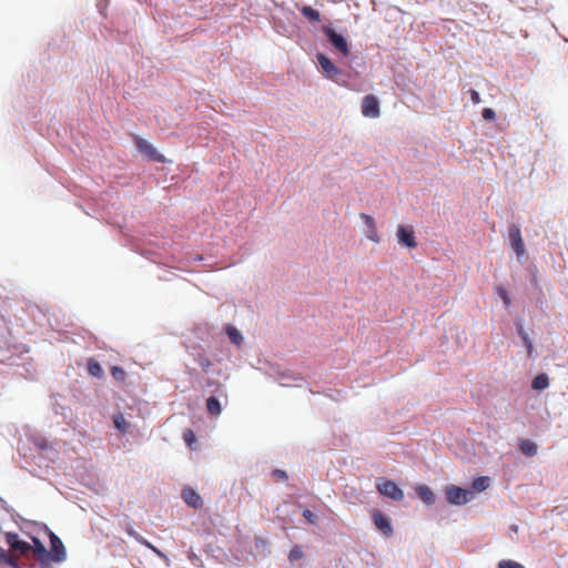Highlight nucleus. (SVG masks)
<instances>
[{"label":"nucleus","instance_id":"nucleus-33","mask_svg":"<svg viewBox=\"0 0 568 568\" xmlns=\"http://www.w3.org/2000/svg\"><path fill=\"white\" fill-rule=\"evenodd\" d=\"M141 544H143L144 546H146L148 548H150L152 551H154L158 556L162 557L163 554L156 548L154 547L151 542H149L148 540L145 539H141L140 540Z\"/></svg>","mask_w":568,"mask_h":568},{"label":"nucleus","instance_id":"nucleus-11","mask_svg":"<svg viewBox=\"0 0 568 568\" xmlns=\"http://www.w3.org/2000/svg\"><path fill=\"white\" fill-rule=\"evenodd\" d=\"M317 61L328 79L335 80L342 71L323 53L317 54Z\"/></svg>","mask_w":568,"mask_h":568},{"label":"nucleus","instance_id":"nucleus-25","mask_svg":"<svg viewBox=\"0 0 568 568\" xmlns=\"http://www.w3.org/2000/svg\"><path fill=\"white\" fill-rule=\"evenodd\" d=\"M111 375L114 379H116L119 382H124L125 376H126L125 371L122 367L116 366V365L111 367Z\"/></svg>","mask_w":568,"mask_h":568},{"label":"nucleus","instance_id":"nucleus-23","mask_svg":"<svg viewBox=\"0 0 568 568\" xmlns=\"http://www.w3.org/2000/svg\"><path fill=\"white\" fill-rule=\"evenodd\" d=\"M113 422H114V426L120 432H122V433L128 432L130 424L126 422V419L124 418V416L122 414L115 415Z\"/></svg>","mask_w":568,"mask_h":568},{"label":"nucleus","instance_id":"nucleus-24","mask_svg":"<svg viewBox=\"0 0 568 568\" xmlns=\"http://www.w3.org/2000/svg\"><path fill=\"white\" fill-rule=\"evenodd\" d=\"M489 486L488 477H478L473 481V489L477 491L486 490Z\"/></svg>","mask_w":568,"mask_h":568},{"label":"nucleus","instance_id":"nucleus-14","mask_svg":"<svg viewBox=\"0 0 568 568\" xmlns=\"http://www.w3.org/2000/svg\"><path fill=\"white\" fill-rule=\"evenodd\" d=\"M415 490L418 495V497L426 504V505H433L436 500V496L434 491L427 486V485H417L415 487Z\"/></svg>","mask_w":568,"mask_h":568},{"label":"nucleus","instance_id":"nucleus-30","mask_svg":"<svg viewBox=\"0 0 568 568\" xmlns=\"http://www.w3.org/2000/svg\"><path fill=\"white\" fill-rule=\"evenodd\" d=\"M272 476L275 480H286L287 479V474L281 469L273 470Z\"/></svg>","mask_w":568,"mask_h":568},{"label":"nucleus","instance_id":"nucleus-7","mask_svg":"<svg viewBox=\"0 0 568 568\" xmlns=\"http://www.w3.org/2000/svg\"><path fill=\"white\" fill-rule=\"evenodd\" d=\"M134 143H135V146L139 149V151H141L143 154H145L151 160H153L155 162H160V163L165 162V158L162 154H160L156 151V149L150 142H148L145 139L135 136Z\"/></svg>","mask_w":568,"mask_h":568},{"label":"nucleus","instance_id":"nucleus-4","mask_svg":"<svg viewBox=\"0 0 568 568\" xmlns=\"http://www.w3.org/2000/svg\"><path fill=\"white\" fill-rule=\"evenodd\" d=\"M323 32L327 37L331 44L337 51H339L344 57H347L349 54L348 43L342 34H338L335 30H333L329 27H324Z\"/></svg>","mask_w":568,"mask_h":568},{"label":"nucleus","instance_id":"nucleus-9","mask_svg":"<svg viewBox=\"0 0 568 568\" xmlns=\"http://www.w3.org/2000/svg\"><path fill=\"white\" fill-rule=\"evenodd\" d=\"M397 239L402 245L408 248H415L417 246L415 232L412 226L399 225L397 229Z\"/></svg>","mask_w":568,"mask_h":568},{"label":"nucleus","instance_id":"nucleus-22","mask_svg":"<svg viewBox=\"0 0 568 568\" xmlns=\"http://www.w3.org/2000/svg\"><path fill=\"white\" fill-rule=\"evenodd\" d=\"M194 359L205 372L209 371V368L212 365V362L202 352H197L196 354H194Z\"/></svg>","mask_w":568,"mask_h":568},{"label":"nucleus","instance_id":"nucleus-6","mask_svg":"<svg viewBox=\"0 0 568 568\" xmlns=\"http://www.w3.org/2000/svg\"><path fill=\"white\" fill-rule=\"evenodd\" d=\"M49 538H50V544H51V550L48 551L49 560H52L55 562L64 561L67 559V551H65L63 542L52 531H50Z\"/></svg>","mask_w":568,"mask_h":568},{"label":"nucleus","instance_id":"nucleus-13","mask_svg":"<svg viewBox=\"0 0 568 568\" xmlns=\"http://www.w3.org/2000/svg\"><path fill=\"white\" fill-rule=\"evenodd\" d=\"M183 500L193 508H200L202 506V499L200 495L192 488L185 487L182 490Z\"/></svg>","mask_w":568,"mask_h":568},{"label":"nucleus","instance_id":"nucleus-34","mask_svg":"<svg viewBox=\"0 0 568 568\" xmlns=\"http://www.w3.org/2000/svg\"><path fill=\"white\" fill-rule=\"evenodd\" d=\"M498 292H499V295H500L501 300L504 301L505 305L509 306L510 298L508 296V293L504 288H499Z\"/></svg>","mask_w":568,"mask_h":568},{"label":"nucleus","instance_id":"nucleus-32","mask_svg":"<svg viewBox=\"0 0 568 568\" xmlns=\"http://www.w3.org/2000/svg\"><path fill=\"white\" fill-rule=\"evenodd\" d=\"M303 517L307 519L311 524H315L316 521V516L310 509H305L303 511Z\"/></svg>","mask_w":568,"mask_h":568},{"label":"nucleus","instance_id":"nucleus-21","mask_svg":"<svg viewBox=\"0 0 568 568\" xmlns=\"http://www.w3.org/2000/svg\"><path fill=\"white\" fill-rule=\"evenodd\" d=\"M225 329H226V334H227L229 338L231 339V342L233 344H235L236 346H241L243 343V336L240 333V331L232 325H227Z\"/></svg>","mask_w":568,"mask_h":568},{"label":"nucleus","instance_id":"nucleus-2","mask_svg":"<svg viewBox=\"0 0 568 568\" xmlns=\"http://www.w3.org/2000/svg\"><path fill=\"white\" fill-rule=\"evenodd\" d=\"M447 501L452 505H465L473 499L474 493L456 485H448L445 488Z\"/></svg>","mask_w":568,"mask_h":568},{"label":"nucleus","instance_id":"nucleus-16","mask_svg":"<svg viewBox=\"0 0 568 568\" xmlns=\"http://www.w3.org/2000/svg\"><path fill=\"white\" fill-rule=\"evenodd\" d=\"M519 449L525 456L532 457L537 454L538 446L529 439H520Z\"/></svg>","mask_w":568,"mask_h":568},{"label":"nucleus","instance_id":"nucleus-31","mask_svg":"<svg viewBox=\"0 0 568 568\" xmlns=\"http://www.w3.org/2000/svg\"><path fill=\"white\" fill-rule=\"evenodd\" d=\"M468 93H469L470 100H471V102H473L474 104H478V103H480V102H481L480 95H479V93H478L476 90L470 89V90L468 91Z\"/></svg>","mask_w":568,"mask_h":568},{"label":"nucleus","instance_id":"nucleus-17","mask_svg":"<svg viewBox=\"0 0 568 568\" xmlns=\"http://www.w3.org/2000/svg\"><path fill=\"white\" fill-rule=\"evenodd\" d=\"M300 12L303 14V17L308 20L310 22H320L321 21V13L310 7V6H303L298 8Z\"/></svg>","mask_w":568,"mask_h":568},{"label":"nucleus","instance_id":"nucleus-19","mask_svg":"<svg viewBox=\"0 0 568 568\" xmlns=\"http://www.w3.org/2000/svg\"><path fill=\"white\" fill-rule=\"evenodd\" d=\"M548 386H549V378H548L547 374H545V373L538 374L532 379V383H531L532 389H536V390H542V389L547 388Z\"/></svg>","mask_w":568,"mask_h":568},{"label":"nucleus","instance_id":"nucleus-18","mask_svg":"<svg viewBox=\"0 0 568 568\" xmlns=\"http://www.w3.org/2000/svg\"><path fill=\"white\" fill-rule=\"evenodd\" d=\"M87 368L90 375L101 378L103 376V369L100 363L95 358H89Z\"/></svg>","mask_w":568,"mask_h":568},{"label":"nucleus","instance_id":"nucleus-10","mask_svg":"<svg viewBox=\"0 0 568 568\" xmlns=\"http://www.w3.org/2000/svg\"><path fill=\"white\" fill-rule=\"evenodd\" d=\"M373 520L378 530H381L386 537L393 535V527L390 520L387 516H385L381 510H374Z\"/></svg>","mask_w":568,"mask_h":568},{"label":"nucleus","instance_id":"nucleus-27","mask_svg":"<svg viewBox=\"0 0 568 568\" xmlns=\"http://www.w3.org/2000/svg\"><path fill=\"white\" fill-rule=\"evenodd\" d=\"M183 439L186 443V445L191 448L193 447V444L196 442L195 435L191 429H186L183 433Z\"/></svg>","mask_w":568,"mask_h":568},{"label":"nucleus","instance_id":"nucleus-15","mask_svg":"<svg viewBox=\"0 0 568 568\" xmlns=\"http://www.w3.org/2000/svg\"><path fill=\"white\" fill-rule=\"evenodd\" d=\"M33 547L31 549L33 550L34 555L37 556V559L40 561L41 565H47L49 560V552L45 549L44 545L38 539L33 538Z\"/></svg>","mask_w":568,"mask_h":568},{"label":"nucleus","instance_id":"nucleus-20","mask_svg":"<svg viewBox=\"0 0 568 568\" xmlns=\"http://www.w3.org/2000/svg\"><path fill=\"white\" fill-rule=\"evenodd\" d=\"M207 413L212 416H219L222 412L221 404L217 398L211 396L206 399Z\"/></svg>","mask_w":568,"mask_h":568},{"label":"nucleus","instance_id":"nucleus-12","mask_svg":"<svg viewBox=\"0 0 568 568\" xmlns=\"http://www.w3.org/2000/svg\"><path fill=\"white\" fill-rule=\"evenodd\" d=\"M361 219L364 221L366 227H367V233H366V236L375 242V243H378L379 242V235H378V232H377V227H376V223H375V220L372 215H368L366 213H362L361 214Z\"/></svg>","mask_w":568,"mask_h":568},{"label":"nucleus","instance_id":"nucleus-29","mask_svg":"<svg viewBox=\"0 0 568 568\" xmlns=\"http://www.w3.org/2000/svg\"><path fill=\"white\" fill-rule=\"evenodd\" d=\"M483 118L487 121H493L496 118V113L491 108H485L483 110Z\"/></svg>","mask_w":568,"mask_h":568},{"label":"nucleus","instance_id":"nucleus-8","mask_svg":"<svg viewBox=\"0 0 568 568\" xmlns=\"http://www.w3.org/2000/svg\"><path fill=\"white\" fill-rule=\"evenodd\" d=\"M362 114L366 118H378L381 114L379 101L373 94H367L362 101Z\"/></svg>","mask_w":568,"mask_h":568},{"label":"nucleus","instance_id":"nucleus-36","mask_svg":"<svg viewBox=\"0 0 568 568\" xmlns=\"http://www.w3.org/2000/svg\"><path fill=\"white\" fill-rule=\"evenodd\" d=\"M518 334L521 337V339H524V336H528V334L525 332L521 325L518 326Z\"/></svg>","mask_w":568,"mask_h":568},{"label":"nucleus","instance_id":"nucleus-35","mask_svg":"<svg viewBox=\"0 0 568 568\" xmlns=\"http://www.w3.org/2000/svg\"><path fill=\"white\" fill-rule=\"evenodd\" d=\"M523 342H524V344H525V346L527 348L528 355L530 356L531 353H532V349H534L531 339L529 338V336H524Z\"/></svg>","mask_w":568,"mask_h":568},{"label":"nucleus","instance_id":"nucleus-28","mask_svg":"<svg viewBox=\"0 0 568 568\" xmlns=\"http://www.w3.org/2000/svg\"><path fill=\"white\" fill-rule=\"evenodd\" d=\"M498 568H525V567L516 561L501 560L498 565Z\"/></svg>","mask_w":568,"mask_h":568},{"label":"nucleus","instance_id":"nucleus-1","mask_svg":"<svg viewBox=\"0 0 568 568\" xmlns=\"http://www.w3.org/2000/svg\"><path fill=\"white\" fill-rule=\"evenodd\" d=\"M6 541L9 546V554L2 550V562L8 564L12 568H22L24 562H20L19 556L27 555L31 550V546L18 538L16 534L7 532Z\"/></svg>","mask_w":568,"mask_h":568},{"label":"nucleus","instance_id":"nucleus-3","mask_svg":"<svg viewBox=\"0 0 568 568\" xmlns=\"http://www.w3.org/2000/svg\"><path fill=\"white\" fill-rule=\"evenodd\" d=\"M377 491L395 501L404 499V491L390 479L378 478L376 484Z\"/></svg>","mask_w":568,"mask_h":568},{"label":"nucleus","instance_id":"nucleus-26","mask_svg":"<svg viewBox=\"0 0 568 568\" xmlns=\"http://www.w3.org/2000/svg\"><path fill=\"white\" fill-rule=\"evenodd\" d=\"M303 557V550L301 546H294L288 554V560L291 562L297 561Z\"/></svg>","mask_w":568,"mask_h":568},{"label":"nucleus","instance_id":"nucleus-5","mask_svg":"<svg viewBox=\"0 0 568 568\" xmlns=\"http://www.w3.org/2000/svg\"><path fill=\"white\" fill-rule=\"evenodd\" d=\"M508 236L511 248L515 251L517 257L520 260L523 256H525L526 248L519 226L515 224L510 225L508 229Z\"/></svg>","mask_w":568,"mask_h":568}]
</instances>
